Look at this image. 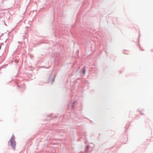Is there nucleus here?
I'll use <instances>...</instances> for the list:
<instances>
[{
  "label": "nucleus",
  "mask_w": 153,
  "mask_h": 153,
  "mask_svg": "<svg viewBox=\"0 0 153 153\" xmlns=\"http://www.w3.org/2000/svg\"><path fill=\"white\" fill-rule=\"evenodd\" d=\"M15 139V136L14 135H13L11 137L10 142L11 146L13 149H15L16 146V142Z\"/></svg>",
  "instance_id": "nucleus-1"
},
{
  "label": "nucleus",
  "mask_w": 153,
  "mask_h": 153,
  "mask_svg": "<svg viewBox=\"0 0 153 153\" xmlns=\"http://www.w3.org/2000/svg\"><path fill=\"white\" fill-rule=\"evenodd\" d=\"M82 72H83V74H84L85 73V71H84V70H83Z\"/></svg>",
  "instance_id": "nucleus-2"
}]
</instances>
